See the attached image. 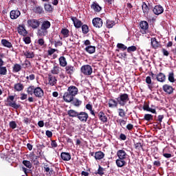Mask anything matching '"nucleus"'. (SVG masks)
Masks as SVG:
<instances>
[{
	"label": "nucleus",
	"mask_w": 176,
	"mask_h": 176,
	"mask_svg": "<svg viewBox=\"0 0 176 176\" xmlns=\"http://www.w3.org/2000/svg\"><path fill=\"white\" fill-rule=\"evenodd\" d=\"M79 93V89L78 87L71 85L67 88V91L65 92L63 95V100L65 102H71V100L74 97L78 96Z\"/></svg>",
	"instance_id": "1"
},
{
	"label": "nucleus",
	"mask_w": 176,
	"mask_h": 176,
	"mask_svg": "<svg viewBox=\"0 0 176 176\" xmlns=\"http://www.w3.org/2000/svg\"><path fill=\"white\" fill-rule=\"evenodd\" d=\"M118 159L116 160L117 167H124L127 164L126 162V159L129 157V155L126 153V151L121 149L118 150L116 153Z\"/></svg>",
	"instance_id": "2"
},
{
	"label": "nucleus",
	"mask_w": 176,
	"mask_h": 176,
	"mask_svg": "<svg viewBox=\"0 0 176 176\" xmlns=\"http://www.w3.org/2000/svg\"><path fill=\"white\" fill-rule=\"evenodd\" d=\"M52 23L49 21H44L41 23V26L40 29H38L36 35L37 36H46L47 35L48 32L47 30L50 28Z\"/></svg>",
	"instance_id": "3"
},
{
	"label": "nucleus",
	"mask_w": 176,
	"mask_h": 176,
	"mask_svg": "<svg viewBox=\"0 0 176 176\" xmlns=\"http://www.w3.org/2000/svg\"><path fill=\"white\" fill-rule=\"evenodd\" d=\"M116 100L120 107H124L127 102L130 100V98L127 94H120Z\"/></svg>",
	"instance_id": "4"
},
{
	"label": "nucleus",
	"mask_w": 176,
	"mask_h": 176,
	"mask_svg": "<svg viewBox=\"0 0 176 176\" xmlns=\"http://www.w3.org/2000/svg\"><path fill=\"white\" fill-rule=\"evenodd\" d=\"M140 32L143 35H147L149 34V24L146 21H142L140 23Z\"/></svg>",
	"instance_id": "5"
},
{
	"label": "nucleus",
	"mask_w": 176,
	"mask_h": 176,
	"mask_svg": "<svg viewBox=\"0 0 176 176\" xmlns=\"http://www.w3.org/2000/svg\"><path fill=\"white\" fill-rule=\"evenodd\" d=\"M28 27H31L33 30H36L39 28V25H41V21L38 19H28Z\"/></svg>",
	"instance_id": "6"
},
{
	"label": "nucleus",
	"mask_w": 176,
	"mask_h": 176,
	"mask_svg": "<svg viewBox=\"0 0 176 176\" xmlns=\"http://www.w3.org/2000/svg\"><path fill=\"white\" fill-rule=\"evenodd\" d=\"M7 102H8V107H11V108H14V109H19L21 105L16 103L14 101V96H10L7 98Z\"/></svg>",
	"instance_id": "7"
},
{
	"label": "nucleus",
	"mask_w": 176,
	"mask_h": 176,
	"mask_svg": "<svg viewBox=\"0 0 176 176\" xmlns=\"http://www.w3.org/2000/svg\"><path fill=\"white\" fill-rule=\"evenodd\" d=\"M81 72L83 75L89 76L91 74H93V69L91 68V66L85 65L81 67Z\"/></svg>",
	"instance_id": "8"
},
{
	"label": "nucleus",
	"mask_w": 176,
	"mask_h": 176,
	"mask_svg": "<svg viewBox=\"0 0 176 176\" xmlns=\"http://www.w3.org/2000/svg\"><path fill=\"white\" fill-rule=\"evenodd\" d=\"M77 118L80 122L86 123V122H87V119H89V114L85 111H80L78 113Z\"/></svg>",
	"instance_id": "9"
},
{
	"label": "nucleus",
	"mask_w": 176,
	"mask_h": 176,
	"mask_svg": "<svg viewBox=\"0 0 176 176\" xmlns=\"http://www.w3.org/2000/svg\"><path fill=\"white\" fill-rule=\"evenodd\" d=\"M34 96L36 97L37 98H42L43 97L45 93L43 92V89L39 87H36L34 88Z\"/></svg>",
	"instance_id": "10"
},
{
	"label": "nucleus",
	"mask_w": 176,
	"mask_h": 176,
	"mask_svg": "<svg viewBox=\"0 0 176 176\" xmlns=\"http://www.w3.org/2000/svg\"><path fill=\"white\" fill-rule=\"evenodd\" d=\"M92 24L96 28H101L102 27V19L101 18H94L92 20Z\"/></svg>",
	"instance_id": "11"
},
{
	"label": "nucleus",
	"mask_w": 176,
	"mask_h": 176,
	"mask_svg": "<svg viewBox=\"0 0 176 176\" xmlns=\"http://www.w3.org/2000/svg\"><path fill=\"white\" fill-rule=\"evenodd\" d=\"M153 12L154 14L159 16V14H162V13L164 12V8H163V6L160 5H157L153 8Z\"/></svg>",
	"instance_id": "12"
},
{
	"label": "nucleus",
	"mask_w": 176,
	"mask_h": 176,
	"mask_svg": "<svg viewBox=\"0 0 176 176\" xmlns=\"http://www.w3.org/2000/svg\"><path fill=\"white\" fill-rule=\"evenodd\" d=\"M20 14H21V12L19 10H14L10 12V16L12 20H16V19L20 16Z\"/></svg>",
	"instance_id": "13"
},
{
	"label": "nucleus",
	"mask_w": 176,
	"mask_h": 176,
	"mask_svg": "<svg viewBox=\"0 0 176 176\" xmlns=\"http://www.w3.org/2000/svg\"><path fill=\"white\" fill-rule=\"evenodd\" d=\"M162 89L166 94H173V92L174 91L173 87L167 84L163 85Z\"/></svg>",
	"instance_id": "14"
},
{
	"label": "nucleus",
	"mask_w": 176,
	"mask_h": 176,
	"mask_svg": "<svg viewBox=\"0 0 176 176\" xmlns=\"http://www.w3.org/2000/svg\"><path fill=\"white\" fill-rule=\"evenodd\" d=\"M70 102L76 107V108H79L82 105V100H79L77 98H72V100H70Z\"/></svg>",
	"instance_id": "15"
},
{
	"label": "nucleus",
	"mask_w": 176,
	"mask_h": 176,
	"mask_svg": "<svg viewBox=\"0 0 176 176\" xmlns=\"http://www.w3.org/2000/svg\"><path fill=\"white\" fill-rule=\"evenodd\" d=\"M48 83L50 86H54L57 83V78L52 74H49Z\"/></svg>",
	"instance_id": "16"
},
{
	"label": "nucleus",
	"mask_w": 176,
	"mask_h": 176,
	"mask_svg": "<svg viewBox=\"0 0 176 176\" xmlns=\"http://www.w3.org/2000/svg\"><path fill=\"white\" fill-rule=\"evenodd\" d=\"M142 9L144 15L148 16V14H149V10H151V6H148V5H146V3L144 2L142 5Z\"/></svg>",
	"instance_id": "17"
},
{
	"label": "nucleus",
	"mask_w": 176,
	"mask_h": 176,
	"mask_svg": "<svg viewBox=\"0 0 176 176\" xmlns=\"http://www.w3.org/2000/svg\"><path fill=\"white\" fill-rule=\"evenodd\" d=\"M72 21H73L76 28H80V27H82V21L78 19L76 17H72Z\"/></svg>",
	"instance_id": "18"
},
{
	"label": "nucleus",
	"mask_w": 176,
	"mask_h": 176,
	"mask_svg": "<svg viewBox=\"0 0 176 176\" xmlns=\"http://www.w3.org/2000/svg\"><path fill=\"white\" fill-rule=\"evenodd\" d=\"M60 157L65 162H69L71 160V154L69 153L63 152L60 154Z\"/></svg>",
	"instance_id": "19"
},
{
	"label": "nucleus",
	"mask_w": 176,
	"mask_h": 176,
	"mask_svg": "<svg viewBox=\"0 0 176 176\" xmlns=\"http://www.w3.org/2000/svg\"><path fill=\"white\" fill-rule=\"evenodd\" d=\"M84 50L85 52L88 53V54H93L96 53V46L89 45V46L85 47Z\"/></svg>",
	"instance_id": "20"
},
{
	"label": "nucleus",
	"mask_w": 176,
	"mask_h": 176,
	"mask_svg": "<svg viewBox=\"0 0 176 176\" xmlns=\"http://www.w3.org/2000/svg\"><path fill=\"white\" fill-rule=\"evenodd\" d=\"M65 72L67 75H72L75 72V67L71 65H66Z\"/></svg>",
	"instance_id": "21"
},
{
	"label": "nucleus",
	"mask_w": 176,
	"mask_h": 176,
	"mask_svg": "<svg viewBox=\"0 0 176 176\" xmlns=\"http://www.w3.org/2000/svg\"><path fill=\"white\" fill-rule=\"evenodd\" d=\"M105 157V154L102 151H97L95 153L94 157L96 160H101L102 159H104Z\"/></svg>",
	"instance_id": "22"
},
{
	"label": "nucleus",
	"mask_w": 176,
	"mask_h": 176,
	"mask_svg": "<svg viewBox=\"0 0 176 176\" xmlns=\"http://www.w3.org/2000/svg\"><path fill=\"white\" fill-rule=\"evenodd\" d=\"M98 117L100 120H101V122H102L103 123H107V122H108V118L107 117L105 113H104V112L100 111L98 113Z\"/></svg>",
	"instance_id": "23"
},
{
	"label": "nucleus",
	"mask_w": 176,
	"mask_h": 176,
	"mask_svg": "<svg viewBox=\"0 0 176 176\" xmlns=\"http://www.w3.org/2000/svg\"><path fill=\"white\" fill-rule=\"evenodd\" d=\"M60 72H61V67H60L58 65H54L51 70V74L53 75H58Z\"/></svg>",
	"instance_id": "24"
},
{
	"label": "nucleus",
	"mask_w": 176,
	"mask_h": 176,
	"mask_svg": "<svg viewBox=\"0 0 176 176\" xmlns=\"http://www.w3.org/2000/svg\"><path fill=\"white\" fill-rule=\"evenodd\" d=\"M33 12L37 14H42V13L44 12L43 8H42L41 6H35V7L33 8Z\"/></svg>",
	"instance_id": "25"
},
{
	"label": "nucleus",
	"mask_w": 176,
	"mask_h": 176,
	"mask_svg": "<svg viewBox=\"0 0 176 176\" xmlns=\"http://www.w3.org/2000/svg\"><path fill=\"white\" fill-rule=\"evenodd\" d=\"M118 104H119V102H118V100H116L115 99L109 100V108H116V107H118Z\"/></svg>",
	"instance_id": "26"
},
{
	"label": "nucleus",
	"mask_w": 176,
	"mask_h": 176,
	"mask_svg": "<svg viewBox=\"0 0 176 176\" xmlns=\"http://www.w3.org/2000/svg\"><path fill=\"white\" fill-rule=\"evenodd\" d=\"M18 32L20 35H23V36H25L28 32L23 25H19L18 28Z\"/></svg>",
	"instance_id": "27"
},
{
	"label": "nucleus",
	"mask_w": 176,
	"mask_h": 176,
	"mask_svg": "<svg viewBox=\"0 0 176 176\" xmlns=\"http://www.w3.org/2000/svg\"><path fill=\"white\" fill-rule=\"evenodd\" d=\"M79 112L74 110V109H70L67 111V115L69 116V118H78Z\"/></svg>",
	"instance_id": "28"
},
{
	"label": "nucleus",
	"mask_w": 176,
	"mask_h": 176,
	"mask_svg": "<svg viewBox=\"0 0 176 176\" xmlns=\"http://www.w3.org/2000/svg\"><path fill=\"white\" fill-rule=\"evenodd\" d=\"M144 111L147 112H151V113H155L156 115V109L149 107V104H144L143 106Z\"/></svg>",
	"instance_id": "29"
},
{
	"label": "nucleus",
	"mask_w": 176,
	"mask_h": 176,
	"mask_svg": "<svg viewBox=\"0 0 176 176\" xmlns=\"http://www.w3.org/2000/svg\"><path fill=\"white\" fill-rule=\"evenodd\" d=\"M1 44L3 45V46H4V47H8L9 49L13 47V45H12V43L9 42V41L6 39H2Z\"/></svg>",
	"instance_id": "30"
},
{
	"label": "nucleus",
	"mask_w": 176,
	"mask_h": 176,
	"mask_svg": "<svg viewBox=\"0 0 176 176\" xmlns=\"http://www.w3.org/2000/svg\"><path fill=\"white\" fill-rule=\"evenodd\" d=\"M157 78L158 82H166V75H164V74L163 73H159L157 74Z\"/></svg>",
	"instance_id": "31"
},
{
	"label": "nucleus",
	"mask_w": 176,
	"mask_h": 176,
	"mask_svg": "<svg viewBox=\"0 0 176 176\" xmlns=\"http://www.w3.org/2000/svg\"><path fill=\"white\" fill-rule=\"evenodd\" d=\"M24 56H25L26 58H34L35 57V54H34V52L32 51L25 52Z\"/></svg>",
	"instance_id": "32"
},
{
	"label": "nucleus",
	"mask_w": 176,
	"mask_h": 176,
	"mask_svg": "<svg viewBox=\"0 0 176 176\" xmlns=\"http://www.w3.org/2000/svg\"><path fill=\"white\" fill-rule=\"evenodd\" d=\"M151 45L153 49H157L159 47V42H157L156 38H151Z\"/></svg>",
	"instance_id": "33"
},
{
	"label": "nucleus",
	"mask_w": 176,
	"mask_h": 176,
	"mask_svg": "<svg viewBox=\"0 0 176 176\" xmlns=\"http://www.w3.org/2000/svg\"><path fill=\"white\" fill-rule=\"evenodd\" d=\"M14 89L16 90V91H21V90H23L24 85L23 84L19 82L14 85Z\"/></svg>",
	"instance_id": "34"
},
{
	"label": "nucleus",
	"mask_w": 176,
	"mask_h": 176,
	"mask_svg": "<svg viewBox=\"0 0 176 176\" xmlns=\"http://www.w3.org/2000/svg\"><path fill=\"white\" fill-rule=\"evenodd\" d=\"M59 64L60 67H65L67 65V59L64 56L59 58Z\"/></svg>",
	"instance_id": "35"
},
{
	"label": "nucleus",
	"mask_w": 176,
	"mask_h": 176,
	"mask_svg": "<svg viewBox=\"0 0 176 176\" xmlns=\"http://www.w3.org/2000/svg\"><path fill=\"white\" fill-rule=\"evenodd\" d=\"M91 9L94 10L95 12H100L101 11V7L96 3H94L91 6Z\"/></svg>",
	"instance_id": "36"
},
{
	"label": "nucleus",
	"mask_w": 176,
	"mask_h": 176,
	"mask_svg": "<svg viewBox=\"0 0 176 176\" xmlns=\"http://www.w3.org/2000/svg\"><path fill=\"white\" fill-rule=\"evenodd\" d=\"M60 33L63 35L64 38H68L69 36V30L67 28H63Z\"/></svg>",
	"instance_id": "37"
},
{
	"label": "nucleus",
	"mask_w": 176,
	"mask_h": 176,
	"mask_svg": "<svg viewBox=\"0 0 176 176\" xmlns=\"http://www.w3.org/2000/svg\"><path fill=\"white\" fill-rule=\"evenodd\" d=\"M115 21L107 19L106 21V27L107 28H112L113 25H115Z\"/></svg>",
	"instance_id": "38"
},
{
	"label": "nucleus",
	"mask_w": 176,
	"mask_h": 176,
	"mask_svg": "<svg viewBox=\"0 0 176 176\" xmlns=\"http://www.w3.org/2000/svg\"><path fill=\"white\" fill-rule=\"evenodd\" d=\"M35 91V87L34 85H31L28 87L27 93L29 96H32L34 94V91Z\"/></svg>",
	"instance_id": "39"
},
{
	"label": "nucleus",
	"mask_w": 176,
	"mask_h": 176,
	"mask_svg": "<svg viewBox=\"0 0 176 176\" xmlns=\"http://www.w3.org/2000/svg\"><path fill=\"white\" fill-rule=\"evenodd\" d=\"M20 71H21V65L15 64L13 67V72H20Z\"/></svg>",
	"instance_id": "40"
},
{
	"label": "nucleus",
	"mask_w": 176,
	"mask_h": 176,
	"mask_svg": "<svg viewBox=\"0 0 176 176\" xmlns=\"http://www.w3.org/2000/svg\"><path fill=\"white\" fill-rule=\"evenodd\" d=\"M144 119L147 122H151V120H153V116L152 114H145Z\"/></svg>",
	"instance_id": "41"
},
{
	"label": "nucleus",
	"mask_w": 176,
	"mask_h": 176,
	"mask_svg": "<svg viewBox=\"0 0 176 176\" xmlns=\"http://www.w3.org/2000/svg\"><path fill=\"white\" fill-rule=\"evenodd\" d=\"M168 80L171 83H174L175 82V79L174 78V72H170L168 74Z\"/></svg>",
	"instance_id": "42"
},
{
	"label": "nucleus",
	"mask_w": 176,
	"mask_h": 176,
	"mask_svg": "<svg viewBox=\"0 0 176 176\" xmlns=\"http://www.w3.org/2000/svg\"><path fill=\"white\" fill-rule=\"evenodd\" d=\"M117 122L120 124V126L122 127V129L126 126V123H127V120H124L123 119H119L117 120Z\"/></svg>",
	"instance_id": "43"
},
{
	"label": "nucleus",
	"mask_w": 176,
	"mask_h": 176,
	"mask_svg": "<svg viewBox=\"0 0 176 176\" xmlns=\"http://www.w3.org/2000/svg\"><path fill=\"white\" fill-rule=\"evenodd\" d=\"M44 9L46 12H53V7L50 4H45Z\"/></svg>",
	"instance_id": "44"
},
{
	"label": "nucleus",
	"mask_w": 176,
	"mask_h": 176,
	"mask_svg": "<svg viewBox=\"0 0 176 176\" xmlns=\"http://www.w3.org/2000/svg\"><path fill=\"white\" fill-rule=\"evenodd\" d=\"M8 69H6V67H0V75H6Z\"/></svg>",
	"instance_id": "45"
},
{
	"label": "nucleus",
	"mask_w": 176,
	"mask_h": 176,
	"mask_svg": "<svg viewBox=\"0 0 176 176\" xmlns=\"http://www.w3.org/2000/svg\"><path fill=\"white\" fill-rule=\"evenodd\" d=\"M23 164H24V166H25V167L28 168H31L32 167V164H31V162L28 160H23Z\"/></svg>",
	"instance_id": "46"
},
{
	"label": "nucleus",
	"mask_w": 176,
	"mask_h": 176,
	"mask_svg": "<svg viewBox=\"0 0 176 176\" xmlns=\"http://www.w3.org/2000/svg\"><path fill=\"white\" fill-rule=\"evenodd\" d=\"M104 171H105V169L99 165V168L98 169V172L96 173V174H98V175H104Z\"/></svg>",
	"instance_id": "47"
},
{
	"label": "nucleus",
	"mask_w": 176,
	"mask_h": 176,
	"mask_svg": "<svg viewBox=\"0 0 176 176\" xmlns=\"http://www.w3.org/2000/svg\"><path fill=\"white\" fill-rule=\"evenodd\" d=\"M118 115L120 118H124L126 116V112L123 109H118Z\"/></svg>",
	"instance_id": "48"
},
{
	"label": "nucleus",
	"mask_w": 176,
	"mask_h": 176,
	"mask_svg": "<svg viewBox=\"0 0 176 176\" xmlns=\"http://www.w3.org/2000/svg\"><path fill=\"white\" fill-rule=\"evenodd\" d=\"M82 32L84 34H87L89 32V26L87 25H82Z\"/></svg>",
	"instance_id": "49"
},
{
	"label": "nucleus",
	"mask_w": 176,
	"mask_h": 176,
	"mask_svg": "<svg viewBox=\"0 0 176 176\" xmlns=\"http://www.w3.org/2000/svg\"><path fill=\"white\" fill-rule=\"evenodd\" d=\"M135 148L136 151H138L140 152V151H141V149H142V151H144V148H142V144H141V143H136L135 144Z\"/></svg>",
	"instance_id": "50"
},
{
	"label": "nucleus",
	"mask_w": 176,
	"mask_h": 176,
	"mask_svg": "<svg viewBox=\"0 0 176 176\" xmlns=\"http://www.w3.org/2000/svg\"><path fill=\"white\" fill-rule=\"evenodd\" d=\"M137 50V47L132 45L127 48L128 53H131V52H135Z\"/></svg>",
	"instance_id": "51"
},
{
	"label": "nucleus",
	"mask_w": 176,
	"mask_h": 176,
	"mask_svg": "<svg viewBox=\"0 0 176 176\" xmlns=\"http://www.w3.org/2000/svg\"><path fill=\"white\" fill-rule=\"evenodd\" d=\"M117 47L118 49H122V50H126V49H127V47H126L124 44H122V43H118Z\"/></svg>",
	"instance_id": "52"
},
{
	"label": "nucleus",
	"mask_w": 176,
	"mask_h": 176,
	"mask_svg": "<svg viewBox=\"0 0 176 176\" xmlns=\"http://www.w3.org/2000/svg\"><path fill=\"white\" fill-rule=\"evenodd\" d=\"M9 126L11 129H16L17 127V124H16V122L14 121H11L9 123Z\"/></svg>",
	"instance_id": "53"
},
{
	"label": "nucleus",
	"mask_w": 176,
	"mask_h": 176,
	"mask_svg": "<svg viewBox=\"0 0 176 176\" xmlns=\"http://www.w3.org/2000/svg\"><path fill=\"white\" fill-rule=\"evenodd\" d=\"M23 42H25L26 45H30V43H31V38L28 36L23 38Z\"/></svg>",
	"instance_id": "54"
},
{
	"label": "nucleus",
	"mask_w": 176,
	"mask_h": 176,
	"mask_svg": "<svg viewBox=\"0 0 176 176\" xmlns=\"http://www.w3.org/2000/svg\"><path fill=\"white\" fill-rule=\"evenodd\" d=\"M37 43L39 45V46H43V45H45V40H43V38H39Z\"/></svg>",
	"instance_id": "55"
},
{
	"label": "nucleus",
	"mask_w": 176,
	"mask_h": 176,
	"mask_svg": "<svg viewBox=\"0 0 176 176\" xmlns=\"http://www.w3.org/2000/svg\"><path fill=\"white\" fill-rule=\"evenodd\" d=\"M44 170L46 173H49L50 174H52V170H50V168H49V166H47V165H45Z\"/></svg>",
	"instance_id": "56"
},
{
	"label": "nucleus",
	"mask_w": 176,
	"mask_h": 176,
	"mask_svg": "<svg viewBox=\"0 0 176 176\" xmlns=\"http://www.w3.org/2000/svg\"><path fill=\"white\" fill-rule=\"evenodd\" d=\"M30 65H31V63L28 60H25L24 63L23 64V67H24V68H27V67H30Z\"/></svg>",
	"instance_id": "57"
},
{
	"label": "nucleus",
	"mask_w": 176,
	"mask_h": 176,
	"mask_svg": "<svg viewBox=\"0 0 176 176\" xmlns=\"http://www.w3.org/2000/svg\"><path fill=\"white\" fill-rule=\"evenodd\" d=\"M83 45L86 47L87 46H91V42H90V40H85L84 42H83Z\"/></svg>",
	"instance_id": "58"
},
{
	"label": "nucleus",
	"mask_w": 176,
	"mask_h": 176,
	"mask_svg": "<svg viewBox=\"0 0 176 176\" xmlns=\"http://www.w3.org/2000/svg\"><path fill=\"white\" fill-rule=\"evenodd\" d=\"M45 134L48 138H52V137H53V133L51 131H46Z\"/></svg>",
	"instance_id": "59"
},
{
	"label": "nucleus",
	"mask_w": 176,
	"mask_h": 176,
	"mask_svg": "<svg viewBox=\"0 0 176 176\" xmlns=\"http://www.w3.org/2000/svg\"><path fill=\"white\" fill-rule=\"evenodd\" d=\"M23 123H25V124H29V123H31V119H30L27 117H24Z\"/></svg>",
	"instance_id": "60"
},
{
	"label": "nucleus",
	"mask_w": 176,
	"mask_h": 176,
	"mask_svg": "<svg viewBox=\"0 0 176 176\" xmlns=\"http://www.w3.org/2000/svg\"><path fill=\"white\" fill-rule=\"evenodd\" d=\"M146 83H147V85H151V83H152V78L151 76H147L146 78Z\"/></svg>",
	"instance_id": "61"
},
{
	"label": "nucleus",
	"mask_w": 176,
	"mask_h": 176,
	"mask_svg": "<svg viewBox=\"0 0 176 176\" xmlns=\"http://www.w3.org/2000/svg\"><path fill=\"white\" fill-rule=\"evenodd\" d=\"M56 51H57V50L52 48V49L48 50V55L52 56V54L55 53V52H56Z\"/></svg>",
	"instance_id": "62"
},
{
	"label": "nucleus",
	"mask_w": 176,
	"mask_h": 176,
	"mask_svg": "<svg viewBox=\"0 0 176 176\" xmlns=\"http://www.w3.org/2000/svg\"><path fill=\"white\" fill-rule=\"evenodd\" d=\"M51 146H52V148H57V142H56V140H52L51 142Z\"/></svg>",
	"instance_id": "63"
},
{
	"label": "nucleus",
	"mask_w": 176,
	"mask_h": 176,
	"mask_svg": "<svg viewBox=\"0 0 176 176\" xmlns=\"http://www.w3.org/2000/svg\"><path fill=\"white\" fill-rule=\"evenodd\" d=\"M28 95L25 94H21V100H27Z\"/></svg>",
	"instance_id": "64"
}]
</instances>
